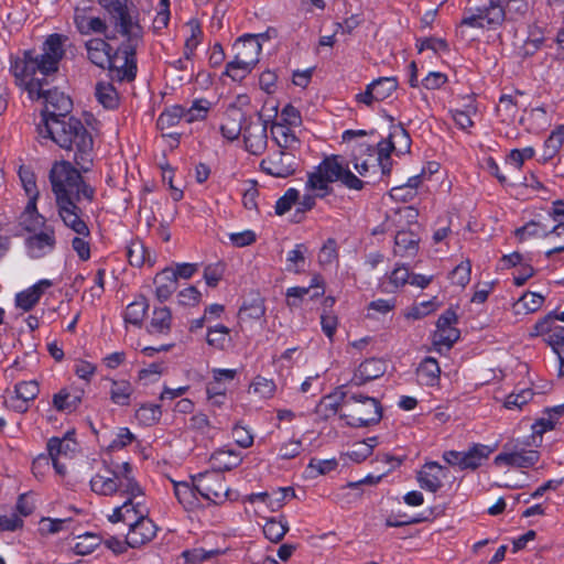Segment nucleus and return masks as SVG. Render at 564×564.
<instances>
[{"label":"nucleus","mask_w":564,"mask_h":564,"mask_svg":"<svg viewBox=\"0 0 564 564\" xmlns=\"http://www.w3.org/2000/svg\"><path fill=\"white\" fill-rule=\"evenodd\" d=\"M172 325V313L167 307L154 308L149 325L151 334H167Z\"/></svg>","instance_id":"nucleus-37"},{"label":"nucleus","mask_w":564,"mask_h":564,"mask_svg":"<svg viewBox=\"0 0 564 564\" xmlns=\"http://www.w3.org/2000/svg\"><path fill=\"white\" fill-rule=\"evenodd\" d=\"M294 129L285 123H272V140L280 149L296 153L301 148V140Z\"/></svg>","instance_id":"nucleus-24"},{"label":"nucleus","mask_w":564,"mask_h":564,"mask_svg":"<svg viewBox=\"0 0 564 564\" xmlns=\"http://www.w3.org/2000/svg\"><path fill=\"white\" fill-rule=\"evenodd\" d=\"M264 34H246L239 37L232 45L234 58L226 65L224 75L235 82L246 78L259 62L262 51L260 39Z\"/></svg>","instance_id":"nucleus-8"},{"label":"nucleus","mask_w":564,"mask_h":564,"mask_svg":"<svg viewBox=\"0 0 564 564\" xmlns=\"http://www.w3.org/2000/svg\"><path fill=\"white\" fill-rule=\"evenodd\" d=\"M516 236L520 240H524L529 237H549L553 239L556 235L551 234V230H547L546 226L541 223L530 221L521 228L516 230Z\"/></svg>","instance_id":"nucleus-49"},{"label":"nucleus","mask_w":564,"mask_h":564,"mask_svg":"<svg viewBox=\"0 0 564 564\" xmlns=\"http://www.w3.org/2000/svg\"><path fill=\"white\" fill-rule=\"evenodd\" d=\"M20 223L30 232H35L45 226L46 219L37 212L36 200L29 199L20 217Z\"/></svg>","instance_id":"nucleus-32"},{"label":"nucleus","mask_w":564,"mask_h":564,"mask_svg":"<svg viewBox=\"0 0 564 564\" xmlns=\"http://www.w3.org/2000/svg\"><path fill=\"white\" fill-rule=\"evenodd\" d=\"M444 477V468L436 462H430L417 473L416 479L422 489L436 492L442 488Z\"/></svg>","instance_id":"nucleus-23"},{"label":"nucleus","mask_w":564,"mask_h":564,"mask_svg":"<svg viewBox=\"0 0 564 564\" xmlns=\"http://www.w3.org/2000/svg\"><path fill=\"white\" fill-rule=\"evenodd\" d=\"M288 531L289 524L284 516H280L279 519H268L263 525V533L265 538L274 543L281 541Z\"/></svg>","instance_id":"nucleus-41"},{"label":"nucleus","mask_w":564,"mask_h":564,"mask_svg":"<svg viewBox=\"0 0 564 564\" xmlns=\"http://www.w3.org/2000/svg\"><path fill=\"white\" fill-rule=\"evenodd\" d=\"M75 25L80 34L105 33L107 31L106 22L98 17H86L83 12L76 11L74 15Z\"/></svg>","instance_id":"nucleus-33"},{"label":"nucleus","mask_w":564,"mask_h":564,"mask_svg":"<svg viewBox=\"0 0 564 564\" xmlns=\"http://www.w3.org/2000/svg\"><path fill=\"white\" fill-rule=\"evenodd\" d=\"M65 37L61 34H51L43 45L42 54L25 51L22 57L11 61L10 72L17 83L23 86L33 100H44L45 109L42 111L44 123L48 119L67 120V113L72 109V100L57 89H45L47 77L58 69V64L65 51L63 48Z\"/></svg>","instance_id":"nucleus-2"},{"label":"nucleus","mask_w":564,"mask_h":564,"mask_svg":"<svg viewBox=\"0 0 564 564\" xmlns=\"http://www.w3.org/2000/svg\"><path fill=\"white\" fill-rule=\"evenodd\" d=\"M95 95L99 104L105 108L113 109L118 106V94L115 87L109 83H98Z\"/></svg>","instance_id":"nucleus-44"},{"label":"nucleus","mask_w":564,"mask_h":564,"mask_svg":"<svg viewBox=\"0 0 564 564\" xmlns=\"http://www.w3.org/2000/svg\"><path fill=\"white\" fill-rule=\"evenodd\" d=\"M544 41L545 39L541 30H532L523 44L518 47L517 53L522 58L530 57L542 47Z\"/></svg>","instance_id":"nucleus-43"},{"label":"nucleus","mask_w":564,"mask_h":564,"mask_svg":"<svg viewBox=\"0 0 564 564\" xmlns=\"http://www.w3.org/2000/svg\"><path fill=\"white\" fill-rule=\"evenodd\" d=\"M213 470L223 473L237 467L241 463L240 453L234 449H218L210 457Z\"/></svg>","instance_id":"nucleus-31"},{"label":"nucleus","mask_w":564,"mask_h":564,"mask_svg":"<svg viewBox=\"0 0 564 564\" xmlns=\"http://www.w3.org/2000/svg\"><path fill=\"white\" fill-rule=\"evenodd\" d=\"M36 131L42 139H50L72 154L74 163L82 172L90 171L94 162V140L80 120L48 119L37 123Z\"/></svg>","instance_id":"nucleus-3"},{"label":"nucleus","mask_w":564,"mask_h":564,"mask_svg":"<svg viewBox=\"0 0 564 564\" xmlns=\"http://www.w3.org/2000/svg\"><path fill=\"white\" fill-rule=\"evenodd\" d=\"M543 303V295L535 292H527L513 304V312L517 315L534 313L540 310Z\"/></svg>","instance_id":"nucleus-35"},{"label":"nucleus","mask_w":564,"mask_h":564,"mask_svg":"<svg viewBox=\"0 0 564 564\" xmlns=\"http://www.w3.org/2000/svg\"><path fill=\"white\" fill-rule=\"evenodd\" d=\"M341 182L349 189L359 191L364 186V182L350 172L339 156L333 155L326 158L307 178V187L318 191L321 196L328 194V184Z\"/></svg>","instance_id":"nucleus-7"},{"label":"nucleus","mask_w":564,"mask_h":564,"mask_svg":"<svg viewBox=\"0 0 564 564\" xmlns=\"http://www.w3.org/2000/svg\"><path fill=\"white\" fill-rule=\"evenodd\" d=\"M458 338L459 332L455 327L436 329L433 334V345L438 351L443 348L449 349Z\"/></svg>","instance_id":"nucleus-48"},{"label":"nucleus","mask_w":564,"mask_h":564,"mask_svg":"<svg viewBox=\"0 0 564 564\" xmlns=\"http://www.w3.org/2000/svg\"><path fill=\"white\" fill-rule=\"evenodd\" d=\"M19 176L26 194L29 195V199L36 200L39 197V191L34 173L29 167L21 166L19 170Z\"/></svg>","instance_id":"nucleus-59"},{"label":"nucleus","mask_w":564,"mask_h":564,"mask_svg":"<svg viewBox=\"0 0 564 564\" xmlns=\"http://www.w3.org/2000/svg\"><path fill=\"white\" fill-rule=\"evenodd\" d=\"M82 402L79 393H72L63 389L53 395V405L57 411L70 413L75 411Z\"/></svg>","instance_id":"nucleus-39"},{"label":"nucleus","mask_w":564,"mask_h":564,"mask_svg":"<svg viewBox=\"0 0 564 564\" xmlns=\"http://www.w3.org/2000/svg\"><path fill=\"white\" fill-rule=\"evenodd\" d=\"M174 494L184 509H193L197 503L196 489L186 481H173Z\"/></svg>","instance_id":"nucleus-42"},{"label":"nucleus","mask_w":564,"mask_h":564,"mask_svg":"<svg viewBox=\"0 0 564 564\" xmlns=\"http://www.w3.org/2000/svg\"><path fill=\"white\" fill-rule=\"evenodd\" d=\"M492 449L489 446L477 444L463 452L462 469H476L486 460Z\"/></svg>","instance_id":"nucleus-34"},{"label":"nucleus","mask_w":564,"mask_h":564,"mask_svg":"<svg viewBox=\"0 0 564 564\" xmlns=\"http://www.w3.org/2000/svg\"><path fill=\"white\" fill-rule=\"evenodd\" d=\"M441 376V368L437 360L433 357L424 358L417 369V381L422 386L433 387L438 383Z\"/></svg>","instance_id":"nucleus-30"},{"label":"nucleus","mask_w":564,"mask_h":564,"mask_svg":"<svg viewBox=\"0 0 564 564\" xmlns=\"http://www.w3.org/2000/svg\"><path fill=\"white\" fill-rule=\"evenodd\" d=\"M265 308L260 297H254L250 302H245L240 307L238 317L240 321L259 319L264 315Z\"/></svg>","instance_id":"nucleus-47"},{"label":"nucleus","mask_w":564,"mask_h":564,"mask_svg":"<svg viewBox=\"0 0 564 564\" xmlns=\"http://www.w3.org/2000/svg\"><path fill=\"white\" fill-rule=\"evenodd\" d=\"M148 256V250L145 249L144 245L139 241L134 240L131 241L130 245L127 247V258L131 265L133 267H141L145 263Z\"/></svg>","instance_id":"nucleus-57"},{"label":"nucleus","mask_w":564,"mask_h":564,"mask_svg":"<svg viewBox=\"0 0 564 564\" xmlns=\"http://www.w3.org/2000/svg\"><path fill=\"white\" fill-rule=\"evenodd\" d=\"M36 131L42 139H50L72 154L74 163L82 172L90 171L94 162V140L80 120L48 119L37 123Z\"/></svg>","instance_id":"nucleus-4"},{"label":"nucleus","mask_w":564,"mask_h":564,"mask_svg":"<svg viewBox=\"0 0 564 564\" xmlns=\"http://www.w3.org/2000/svg\"><path fill=\"white\" fill-rule=\"evenodd\" d=\"M53 285L48 279L40 280L34 285L17 293L14 302L18 308L23 312L31 311L40 301L44 292Z\"/></svg>","instance_id":"nucleus-22"},{"label":"nucleus","mask_w":564,"mask_h":564,"mask_svg":"<svg viewBox=\"0 0 564 564\" xmlns=\"http://www.w3.org/2000/svg\"><path fill=\"white\" fill-rule=\"evenodd\" d=\"M206 341L216 349H225L229 341V328L224 325L208 328Z\"/></svg>","instance_id":"nucleus-50"},{"label":"nucleus","mask_w":564,"mask_h":564,"mask_svg":"<svg viewBox=\"0 0 564 564\" xmlns=\"http://www.w3.org/2000/svg\"><path fill=\"white\" fill-rule=\"evenodd\" d=\"M540 455L536 451L509 447L505 445V451L495 457L494 463L497 466H512L519 468H529L538 463Z\"/></svg>","instance_id":"nucleus-18"},{"label":"nucleus","mask_w":564,"mask_h":564,"mask_svg":"<svg viewBox=\"0 0 564 564\" xmlns=\"http://www.w3.org/2000/svg\"><path fill=\"white\" fill-rule=\"evenodd\" d=\"M137 419L145 425H151L159 421L161 408L156 404H144L137 410Z\"/></svg>","instance_id":"nucleus-61"},{"label":"nucleus","mask_w":564,"mask_h":564,"mask_svg":"<svg viewBox=\"0 0 564 564\" xmlns=\"http://www.w3.org/2000/svg\"><path fill=\"white\" fill-rule=\"evenodd\" d=\"M109 14L116 32L123 37L121 52L130 57L129 73L137 69V50L143 44L144 29L140 22V13L130 0H98Z\"/></svg>","instance_id":"nucleus-5"},{"label":"nucleus","mask_w":564,"mask_h":564,"mask_svg":"<svg viewBox=\"0 0 564 564\" xmlns=\"http://www.w3.org/2000/svg\"><path fill=\"white\" fill-rule=\"evenodd\" d=\"M197 492L206 500L219 503L227 499L229 488L223 473L210 470L191 477Z\"/></svg>","instance_id":"nucleus-11"},{"label":"nucleus","mask_w":564,"mask_h":564,"mask_svg":"<svg viewBox=\"0 0 564 564\" xmlns=\"http://www.w3.org/2000/svg\"><path fill=\"white\" fill-rule=\"evenodd\" d=\"M73 433L67 432L64 437H52L47 442V451L51 458H70L75 453L77 443L72 437Z\"/></svg>","instance_id":"nucleus-29"},{"label":"nucleus","mask_w":564,"mask_h":564,"mask_svg":"<svg viewBox=\"0 0 564 564\" xmlns=\"http://www.w3.org/2000/svg\"><path fill=\"white\" fill-rule=\"evenodd\" d=\"M420 237L412 230H400L394 238L395 256L401 258H413L419 251Z\"/></svg>","instance_id":"nucleus-26"},{"label":"nucleus","mask_w":564,"mask_h":564,"mask_svg":"<svg viewBox=\"0 0 564 564\" xmlns=\"http://www.w3.org/2000/svg\"><path fill=\"white\" fill-rule=\"evenodd\" d=\"M149 304L145 297L140 296L130 303L124 312L123 318L126 323L140 326L144 319Z\"/></svg>","instance_id":"nucleus-40"},{"label":"nucleus","mask_w":564,"mask_h":564,"mask_svg":"<svg viewBox=\"0 0 564 564\" xmlns=\"http://www.w3.org/2000/svg\"><path fill=\"white\" fill-rule=\"evenodd\" d=\"M251 388L260 398L269 399L275 391V383L271 379L257 376L251 383Z\"/></svg>","instance_id":"nucleus-60"},{"label":"nucleus","mask_w":564,"mask_h":564,"mask_svg":"<svg viewBox=\"0 0 564 564\" xmlns=\"http://www.w3.org/2000/svg\"><path fill=\"white\" fill-rule=\"evenodd\" d=\"M55 232L52 228H45L44 231L30 236L25 240L28 253L33 259L42 258L55 248Z\"/></svg>","instance_id":"nucleus-21"},{"label":"nucleus","mask_w":564,"mask_h":564,"mask_svg":"<svg viewBox=\"0 0 564 564\" xmlns=\"http://www.w3.org/2000/svg\"><path fill=\"white\" fill-rule=\"evenodd\" d=\"M261 170L274 177H288L297 169L296 153L280 149L260 163Z\"/></svg>","instance_id":"nucleus-13"},{"label":"nucleus","mask_w":564,"mask_h":564,"mask_svg":"<svg viewBox=\"0 0 564 564\" xmlns=\"http://www.w3.org/2000/svg\"><path fill=\"white\" fill-rule=\"evenodd\" d=\"M184 108L182 106H174L163 111L156 121V126L161 131L176 126L183 119Z\"/></svg>","instance_id":"nucleus-51"},{"label":"nucleus","mask_w":564,"mask_h":564,"mask_svg":"<svg viewBox=\"0 0 564 564\" xmlns=\"http://www.w3.org/2000/svg\"><path fill=\"white\" fill-rule=\"evenodd\" d=\"M274 123H285L292 128H297L302 123V117L297 108L292 105H286Z\"/></svg>","instance_id":"nucleus-64"},{"label":"nucleus","mask_w":564,"mask_h":564,"mask_svg":"<svg viewBox=\"0 0 564 564\" xmlns=\"http://www.w3.org/2000/svg\"><path fill=\"white\" fill-rule=\"evenodd\" d=\"M39 392V383L35 380L21 381L4 397L3 403L6 408L23 413L28 411L30 402L37 397Z\"/></svg>","instance_id":"nucleus-16"},{"label":"nucleus","mask_w":564,"mask_h":564,"mask_svg":"<svg viewBox=\"0 0 564 564\" xmlns=\"http://www.w3.org/2000/svg\"><path fill=\"white\" fill-rule=\"evenodd\" d=\"M306 251L307 248L303 243L296 245L293 250L289 251L286 257V270L294 273L301 272L305 264Z\"/></svg>","instance_id":"nucleus-53"},{"label":"nucleus","mask_w":564,"mask_h":564,"mask_svg":"<svg viewBox=\"0 0 564 564\" xmlns=\"http://www.w3.org/2000/svg\"><path fill=\"white\" fill-rule=\"evenodd\" d=\"M300 193L295 188H289L282 197L276 200L275 213L278 215H284L291 207L299 200Z\"/></svg>","instance_id":"nucleus-62"},{"label":"nucleus","mask_w":564,"mask_h":564,"mask_svg":"<svg viewBox=\"0 0 564 564\" xmlns=\"http://www.w3.org/2000/svg\"><path fill=\"white\" fill-rule=\"evenodd\" d=\"M521 95V93H517L514 96L503 95L500 97L497 112L502 121H512L514 119L518 109L517 97Z\"/></svg>","instance_id":"nucleus-46"},{"label":"nucleus","mask_w":564,"mask_h":564,"mask_svg":"<svg viewBox=\"0 0 564 564\" xmlns=\"http://www.w3.org/2000/svg\"><path fill=\"white\" fill-rule=\"evenodd\" d=\"M564 141V129L560 128L553 131L545 140L543 149V159L551 160L561 149Z\"/></svg>","instance_id":"nucleus-56"},{"label":"nucleus","mask_w":564,"mask_h":564,"mask_svg":"<svg viewBox=\"0 0 564 564\" xmlns=\"http://www.w3.org/2000/svg\"><path fill=\"white\" fill-rule=\"evenodd\" d=\"M48 178L56 203L94 199L95 189L85 183L79 170L69 161H56L51 167Z\"/></svg>","instance_id":"nucleus-6"},{"label":"nucleus","mask_w":564,"mask_h":564,"mask_svg":"<svg viewBox=\"0 0 564 564\" xmlns=\"http://www.w3.org/2000/svg\"><path fill=\"white\" fill-rule=\"evenodd\" d=\"M210 109V102L206 99L195 100L187 109L184 108L183 119L191 123L206 118Z\"/></svg>","instance_id":"nucleus-52"},{"label":"nucleus","mask_w":564,"mask_h":564,"mask_svg":"<svg viewBox=\"0 0 564 564\" xmlns=\"http://www.w3.org/2000/svg\"><path fill=\"white\" fill-rule=\"evenodd\" d=\"M533 391L531 389H522L518 393H511L505 401L507 409H522L533 398Z\"/></svg>","instance_id":"nucleus-63"},{"label":"nucleus","mask_w":564,"mask_h":564,"mask_svg":"<svg viewBox=\"0 0 564 564\" xmlns=\"http://www.w3.org/2000/svg\"><path fill=\"white\" fill-rule=\"evenodd\" d=\"M398 88L394 77H380L367 85L365 91L356 95V101L367 107L388 99Z\"/></svg>","instance_id":"nucleus-14"},{"label":"nucleus","mask_w":564,"mask_h":564,"mask_svg":"<svg viewBox=\"0 0 564 564\" xmlns=\"http://www.w3.org/2000/svg\"><path fill=\"white\" fill-rule=\"evenodd\" d=\"M382 408L380 402L371 397L352 394L345 401V411L340 419L350 426H368L380 422Z\"/></svg>","instance_id":"nucleus-10"},{"label":"nucleus","mask_w":564,"mask_h":564,"mask_svg":"<svg viewBox=\"0 0 564 564\" xmlns=\"http://www.w3.org/2000/svg\"><path fill=\"white\" fill-rule=\"evenodd\" d=\"M295 491L291 487L278 488L271 492H268L267 506L271 511H278L284 506L288 498H294Z\"/></svg>","instance_id":"nucleus-54"},{"label":"nucleus","mask_w":564,"mask_h":564,"mask_svg":"<svg viewBox=\"0 0 564 564\" xmlns=\"http://www.w3.org/2000/svg\"><path fill=\"white\" fill-rule=\"evenodd\" d=\"M531 336H542L557 357L564 359V326L553 322L552 313L535 323Z\"/></svg>","instance_id":"nucleus-12"},{"label":"nucleus","mask_w":564,"mask_h":564,"mask_svg":"<svg viewBox=\"0 0 564 564\" xmlns=\"http://www.w3.org/2000/svg\"><path fill=\"white\" fill-rule=\"evenodd\" d=\"M90 488L97 495H117L122 499V503L112 510L108 520L112 523H128L127 543L130 547H140L154 539L158 528L148 517L145 494L130 463L117 464L113 469L97 473L90 479Z\"/></svg>","instance_id":"nucleus-1"},{"label":"nucleus","mask_w":564,"mask_h":564,"mask_svg":"<svg viewBox=\"0 0 564 564\" xmlns=\"http://www.w3.org/2000/svg\"><path fill=\"white\" fill-rule=\"evenodd\" d=\"M80 202H59L56 203L58 216L63 224L75 234L83 237L90 235L87 223L84 219V212L79 207Z\"/></svg>","instance_id":"nucleus-17"},{"label":"nucleus","mask_w":564,"mask_h":564,"mask_svg":"<svg viewBox=\"0 0 564 564\" xmlns=\"http://www.w3.org/2000/svg\"><path fill=\"white\" fill-rule=\"evenodd\" d=\"M153 283L155 285V296L160 302L167 301L177 289V280L174 269L165 268L159 272Z\"/></svg>","instance_id":"nucleus-27"},{"label":"nucleus","mask_w":564,"mask_h":564,"mask_svg":"<svg viewBox=\"0 0 564 564\" xmlns=\"http://www.w3.org/2000/svg\"><path fill=\"white\" fill-rule=\"evenodd\" d=\"M243 141L247 151L253 155H260L267 149V122L262 120L261 116L256 119H247L243 126Z\"/></svg>","instance_id":"nucleus-15"},{"label":"nucleus","mask_w":564,"mask_h":564,"mask_svg":"<svg viewBox=\"0 0 564 564\" xmlns=\"http://www.w3.org/2000/svg\"><path fill=\"white\" fill-rule=\"evenodd\" d=\"M110 400L118 405H128L130 403L131 394L133 393V388L131 383L127 380H110Z\"/></svg>","instance_id":"nucleus-38"},{"label":"nucleus","mask_w":564,"mask_h":564,"mask_svg":"<svg viewBox=\"0 0 564 564\" xmlns=\"http://www.w3.org/2000/svg\"><path fill=\"white\" fill-rule=\"evenodd\" d=\"M87 57L98 67L106 68L112 73V76L119 80H133L137 69L129 73L130 57L121 52L119 46L117 52L111 55V46L102 39H90L86 42Z\"/></svg>","instance_id":"nucleus-9"},{"label":"nucleus","mask_w":564,"mask_h":564,"mask_svg":"<svg viewBox=\"0 0 564 564\" xmlns=\"http://www.w3.org/2000/svg\"><path fill=\"white\" fill-rule=\"evenodd\" d=\"M189 35L187 36L184 44V55L187 57H192L194 55L195 50L199 45L203 32L198 23L195 21H191L186 25Z\"/></svg>","instance_id":"nucleus-55"},{"label":"nucleus","mask_w":564,"mask_h":564,"mask_svg":"<svg viewBox=\"0 0 564 564\" xmlns=\"http://www.w3.org/2000/svg\"><path fill=\"white\" fill-rule=\"evenodd\" d=\"M324 292L323 280L321 276L316 275L308 286L289 288L285 293L286 304L290 307H299L306 297L314 300L324 295Z\"/></svg>","instance_id":"nucleus-20"},{"label":"nucleus","mask_w":564,"mask_h":564,"mask_svg":"<svg viewBox=\"0 0 564 564\" xmlns=\"http://www.w3.org/2000/svg\"><path fill=\"white\" fill-rule=\"evenodd\" d=\"M387 371V362L380 358H369L362 361L355 370L350 383L356 387L364 386L382 377Z\"/></svg>","instance_id":"nucleus-19"},{"label":"nucleus","mask_w":564,"mask_h":564,"mask_svg":"<svg viewBox=\"0 0 564 564\" xmlns=\"http://www.w3.org/2000/svg\"><path fill=\"white\" fill-rule=\"evenodd\" d=\"M247 118L243 112L237 107H230L225 113L224 122L220 126V131L224 138L229 141L238 139L243 131Z\"/></svg>","instance_id":"nucleus-25"},{"label":"nucleus","mask_w":564,"mask_h":564,"mask_svg":"<svg viewBox=\"0 0 564 564\" xmlns=\"http://www.w3.org/2000/svg\"><path fill=\"white\" fill-rule=\"evenodd\" d=\"M471 264L469 260L462 261L449 274L453 284L465 288L470 281Z\"/></svg>","instance_id":"nucleus-58"},{"label":"nucleus","mask_w":564,"mask_h":564,"mask_svg":"<svg viewBox=\"0 0 564 564\" xmlns=\"http://www.w3.org/2000/svg\"><path fill=\"white\" fill-rule=\"evenodd\" d=\"M377 444V437H369L362 442H357L352 445L347 455L351 460L361 463L372 454V451Z\"/></svg>","instance_id":"nucleus-45"},{"label":"nucleus","mask_w":564,"mask_h":564,"mask_svg":"<svg viewBox=\"0 0 564 564\" xmlns=\"http://www.w3.org/2000/svg\"><path fill=\"white\" fill-rule=\"evenodd\" d=\"M347 399L348 397L344 391L328 394L321 400L316 412L324 417L335 415L339 411L340 404L343 403L345 405Z\"/></svg>","instance_id":"nucleus-36"},{"label":"nucleus","mask_w":564,"mask_h":564,"mask_svg":"<svg viewBox=\"0 0 564 564\" xmlns=\"http://www.w3.org/2000/svg\"><path fill=\"white\" fill-rule=\"evenodd\" d=\"M501 0H488V4L482 8H476L479 13V21L482 29H496L500 26L506 19V11L499 7Z\"/></svg>","instance_id":"nucleus-28"}]
</instances>
